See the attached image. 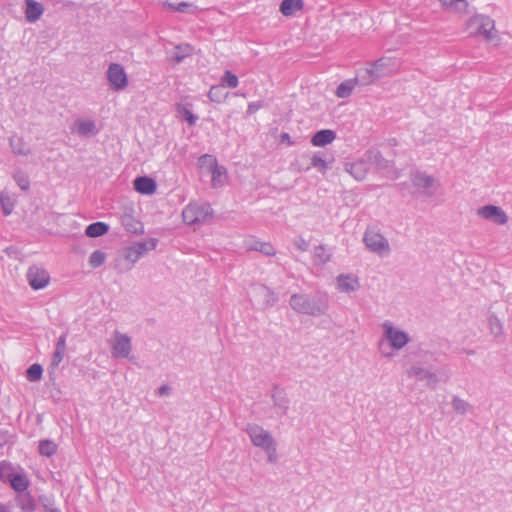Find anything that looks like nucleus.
I'll use <instances>...</instances> for the list:
<instances>
[{
	"label": "nucleus",
	"mask_w": 512,
	"mask_h": 512,
	"mask_svg": "<svg viewBox=\"0 0 512 512\" xmlns=\"http://www.w3.org/2000/svg\"><path fill=\"white\" fill-rule=\"evenodd\" d=\"M178 112L189 125H194L198 119L196 115H194L188 108L184 106H179Z\"/></svg>",
	"instance_id": "44"
},
{
	"label": "nucleus",
	"mask_w": 512,
	"mask_h": 512,
	"mask_svg": "<svg viewBox=\"0 0 512 512\" xmlns=\"http://www.w3.org/2000/svg\"><path fill=\"white\" fill-rule=\"evenodd\" d=\"M440 188V181L426 173H418V200L422 202L433 198Z\"/></svg>",
	"instance_id": "7"
},
{
	"label": "nucleus",
	"mask_w": 512,
	"mask_h": 512,
	"mask_svg": "<svg viewBox=\"0 0 512 512\" xmlns=\"http://www.w3.org/2000/svg\"><path fill=\"white\" fill-rule=\"evenodd\" d=\"M382 335L377 342V350L381 357L392 359L395 352L403 349L410 341L408 333L396 327L391 321L381 324Z\"/></svg>",
	"instance_id": "1"
},
{
	"label": "nucleus",
	"mask_w": 512,
	"mask_h": 512,
	"mask_svg": "<svg viewBox=\"0 0 512 512\" xmlns=\"http://www.w3.org/2000/svg\"><path fill=\"white\" fill-rule=\"evenodd\" d=\"M0 202L3 209V213L5 215H9L13 210V203L11 202L10 198L2 194L0 197Z\"/></svg>",
	"instance_id": "48"
},
{
	"label": "nucleus",
	"mask_w": 512,
	"mask_h": 512,
	"mask_svg": "<svg viewBox=\"0 0 512 512\" xmlns=\"http://www.w3.org/2000/svg\"><path fill=\"white\" fill-rule=\"evenodd\" d=\"M39 502L43 506L45 512H60L57 508L53 507V501L46 495L39 496Z\"/></svg>",
	"instance_id": "46"
},
{
	"label": "nucleus",
	"mask_w": 512,
	"mask_h": 512,
	"mask_svg": "<svg viewBox=\"0 0 512 512\" xmlns=\"http://www.w3.org/2000/svg\"><path fill=\"white\" fill-rule=\"evenodd\" d=\"M397 69L398 63L395 59L382 57L360 72V84L370 85L380 78L393 74Z\"/></svg>",
	"instance_id": "4"
},
{
	"label": "nucleus",
	"mask_w": 512,
	"mask_h": 512,
	"mask_svg": "<svg viewBox=\"0 0 512 512\" xmlns=\"http://www.w3.org/2000/svg\"><path fill=\"white\" fill-rule=\"evenodd\" d=\"M470 21L479 25L478 33L488 41L496 38L495 22L490 17L477 14L471 17Z\"/></svg>",
	"instance_id": "12"
},
{
	"label": "nucleus",
	"mask_w": 512,
	"mask_h": 512,
	"mask_svg": "<svg viewBox=\"0 0 512 512\" xmlns=\"http://www.w3.org/2000/svg\"><path fill=\"white\" fill-rule=\"evenodd\" d=\"M262 107V104L260 102H252L248 105L247 113L253 114L256 111H258Z\"/></svg>",
	"instance_id": "53"
},
{
	"label": "nucleus",
	"mask_w": 512,
	"mask_h": 512,
	"mask_svg": "<svg viewBox=\"0 0 512 512\" xmlns=\"http://www.w3.org/2000/svg\"><path fill=\"white\" fill-rule=\"evenodd\" d=\"M303 8L302 0H283L280 4V12L284 16H292Z\"/></svg>",
	"instance_id": "28"
},
{
	"label": "nucleus",
	"mask_w": 512,
	"mask_h": 512,
	"mask_svg": "<svg viewBox=\"0 0 512 512\" xmlns=\"http://www.w3.org/2000/svg\"><path fill=\"white\" fill-rule=\"evenodd\" d=\"M263 450L267 453V459L270 463H275L277 461L276 442H273L268 446V448Z\"/></svg>",
	"instance_id": "51"
},
{
	"label": "nucleus",
	"mask_w": 512,
	"mask_h": 512,
	"mask_svg": "<svg viewBox=\"0 0 512 512\" xmlns=\"http://www.w3.org/2000/svg\"><path fill=\"white\" fill-rule=\"evenodd\" d=\"M198 164L200 168L207 169V171L210 172L218 165V162L214 156L210 154H204L199 157Z\"/></svg>",
	"instance_id": "35"
},
{
	"label": "nucleus",
	"mask_w": 512,
	"mask_h": 512,
	"mask_svg": "<svg viewBox=\"0 0 512 512\" xmlns=\"http://www.w3.org/2000/svg\"><path fill=\"white\" fill-rule=\"evenodd\" d=\"M132 350L131 338L119 331L114 332V342L112 345V356L115 358H127Z\"/></svg>",
	"instance_id": "11"
},
{
	"label": "nucleus",
	"mask_w": 512,
	"mask_h": 512,
	"mask_svg": "<svg viewBox=\"0 0 512 512\" xmlns=\"http://www.w3.org/2000/svg\"><path fill=\"white\" fill-rule=\"evenodd\" d=\"M271 398L274 409L278 415H285L289 408V399L283 389L274 387L272 389Z\"/></svg>",
	"instance_id": "18"
},
{
	"label": "nucleus",
	"mask_w": 512,
	"mask_h": 512,
	"mask_svg": "<svg viewBox=\"0 0 512 512\" xmlns=\"http://www.w3.org/2000/svg\"><path fill=\"white\" fill-rule=\"evenodd\" d=\"M331 258V254L326 250L323 245H319L314 250V261L317 264H325Z\"/></svg>",
	"instance_id": "37"
},
{
	"label": "nucleus",
	"mask_w": 512,
	"mask_h": 512,
	"mask_svg": "<svg viewBox=\"0 0 512 512\" xmlns=\"http://www.w3.org/2000/svg\"><path fill=\"white\" fill-rule=\"evenodd\" d=\"M363 241L367 249L379 256H386L390 252L388 240L373 228H368Z\"/></svg>",
	"instance_id": "6"
},
{
	"label": "nucleus",
	"mask_w": 512,
	"mask_h": 512,
	"mask_svg": "<svg viewBox=\"0 0 512 512\" xmlns=\"http://www.w3.org/2000/svg\"><path fill=\"white\" fill-rule=\"evenodd\" d=\"M344 170L349 173L355 180H364L369 171V164L365 155L354 162L346 161L344 163Z\"/></svg>",
	"instance_id": "14"
},
{
	"label": "nucleus",
	"mask_w": 512,
	"mask_h": 512,
	"mask_svg": "<svg viewBox=\"0 0 512 512\" xmlns=\"http://www.w3.org/2000/svg\"><path fill=\"white\" fill-rule=\"evenodd\" d=\"M294 245L301 251H307L309 248V243L302 237L295 239Z\"/></svg>",
	"instance_id": "52"
},
{
	"label": "nucleus",
	"mask_w": 512,
	"mask_h": 512,
	"mask_svg": "<svg viewBox=\"0 0 512 512\" xmlns=\"http://www.w3.org/2000/svg\"><path fill=\"white\" fill-rule=\"evenodd\" d=\"M477 215L499 225H504L508 221L506 213L500 207L494 205H485L480 207L477 210Z\"/></svg>",
	"instance_id": "13"
},
{
	"label": "nucleus",
	"mask_w": 512,
	"mask_h": 512,
	"mask_svg": "<svg viewBox=\"0 0 512 512\" xmlns=\"http://www.w3.org/2000/svg\"><path fill=\"white\" fill-rule=\"evenodd\" d=\"M165 6L177 12L187 13L192 5L188 2H181L177 4L167 2L165 3Z\"/></svg>",
	"instance_id": "47"
},
{
	"label": "nucleus",
	"mask_w": 512,
	"mask_h": 512,
	"mask_svg": "<svg viewBox=\"0 0 512 512\" xmlns=\"http://www.w3.org/2000/svg\"><path fill=\"white\" fill-rule=\"evenodd\" d=\"M9 481L11 487L17 492H24L29 485L28 479L22 474H11Z\"/></svg>",
	"instance_id": "31"
},
{
	"label": "nucleus",
	"mask_w": 512,
	"mask_h": 512,
	"mask_svg": "<svg viewBox=\"0 0 512 512\" xmlns=\"http://www.w3.org/2000/svg\"><path fill=\"white\" fill-rule=\"evenodd\" d=\"M311 165L321 173H325L329 168L327 162L321 157L320 153H315L313 155Z\"/></svg>",
	"instance_id": "40"
},
{
	"label": "nucleus",
	"mask_w": 512,
	"mask_h": 512,
	"mask_svg": "<svg viewBox=\"0 0 512 512\" xmlns=\"http://www.w3.org/2000/svg\"><path fill=\"white\" fill-rule=\"evenodd\" d=\"M121 223L127 232L137 234V233H140L143 231L142 223L140 221L136 220L130 214H124L121 217Z\"/></svg>",
	"instance_id": "27"
},
{
	"label": "nucleus",
	"mask_w": 512,
	"mask_h": 512,
	"mask_svg": "<svg viewBox=\"0 0 512 512\" xmlns=\"http://www.w3.org/2000/svg\"><path fill=\"white\" fill-rule=\"evenodd\" d=\"M257 293L263 298L264 308L273 307L278 302V295L266 285L257 287Z\"/></svg>",
	"instance_id": "25"
},
{
	"label": "nucleus",
	"mask_w": 512,
	"mask_h": 512,
	"mask_svg": "<svg viewBox=\"0 0 512 512\" xmlns=\"http://www.w3.org/2000/svg\"><path fill=\"white\" fill-rule=\"evenodd\" d=\"M72 130L82 137H91L98 133L96 123L91 119L76 120Z\"/></svg>",
	"instance_id": "19"
},
{
	"label": "nucleus",
	"mask_w": 512,
	"mask_h": 512,
	"mask_svg": "<svg viewBox=\"0 0 512 512\" xmlns=\"http://www.w3.org/2000/svg\"><path fill=\"white\" fill-rule=\"evenodd\" d=\"M105 259H106V255L104 252H102L101 250H96L94 251L90 257H89V264L93 267V268H97V267H100L101 265L104 264L105 262Z\"/></svg>",
	"instance_id": "39"
},
{
	"label": "nucleus",
	"mask_w": 512,
	"mask_h": 512,
	"mask_svg": "<svg viewBox=\"0 0 512 512\" xmlns=\"http://www.w3.org/2000/svg\"><path fill=\"white\" fill-rule=\"evenodd\" d=\"M156 188V182L148 176H140L134 180V189L141 194H153Z\"/></svg>",
	"instance_id": "20"
},
{
	"label": "nucleus",
	"mask_w": 512,
	"mask_h": 512,
	"mask_svg": "<svg viewBox=\"0 0 512 512\" xmlns=\"http://www.w3.org/2000/svg\"><path fill=\"white\" fill-rule=\"evenodd\" d=\"M43 368L40 364H32L26 370V377L31 382H37L42 378Z\"/></svg>",
	"instance_id": "38"
},
{
	"label": "nucleus",
	"mask_w": 512,
	"mask_h": 512,
	"mask_svg": "<svg viewBox=\"0 0 512 512\" xmlns=\"http://www.w3.org/2000/svg\"><path fill=\"white\" fill-rule=\"evenodd\" d=\"M0 512H7V511H6V509H5V507H4V506H2V505H0Z\"/></svg>",
	"instance_id": "57"
},
{
	"label": "nucleus",
	"mask_w": 512,
	"mask_h": 512,
	"mask_svg": "<svg viewBox=\"0 0 512 512\" xmlns=\"http://www.w3.org/2000/svg\"><path fill=\"white\" fill-rule=\"evenodd\" d=\"M208 96L212 101L221 102V100L225 97V95L223 94V87L221 85L212 86L208 93Z\"/></svg>",
	"instance_id": "45"
},
{
	"label": "nucleus",
	"mask_w": 512,
	"mask_h": 512,
	"mask_svg": "<svg viewBox=\"0 0 512 512\" xmlns=\"http://www.w3.org/2000/svg\"><path fill=\"white\" fill-rule=\"evenodd\" d=\"M221 82H222V85H221L222 87L224 85H226L230 88H235L238 85V77L235 74H233L231 71L227 70V71H225L224 75L222 76Z\"/></svg>",
	"instance_id": "41"
},
{
	"label": "nucleus",
	"mask_w": 512,
	"mask_h": 512,
	"mask_svg": "<svg viewBox=\"0 0 512 512\" xmlns=\"http://www.w3.org/2000/svg\"><path fill=\"white\" fill-rule=\"evenodd\" d=\"M170 392V387L168 385H162L158 389V394L161 396L168 395Z\"/></svg>",
	"instance_id": "54"
},
{
	"label": "nucleus",
	"mask_w": 512,
	"mask_h": 512,
	"mask_svg": "<svg viewBox=\"0 0 512 512\" xmlns=\"http://www.w3.org/2000/svg\"><path fill=\"white\" fill-rule=\"evenodd\" d=\"M246 433L248 434L252 444L261 449L268 448L270 444L275 442L270 432L257 424L247 425Z\"/></svg>",
	"instance_id": "9"
},
{
	"label": "nucleus",
	"mask_w": 512,
	"mask_h": 512,
	"mask_svg": "<svg viewBox=\"0 0 512 512\" xmlns=\"http://www.w3.org/2000/svg\"><path fill=\"white\" fill-rule=\"evenodd\" d=\"M451 405L453 410L460 415H465L472 410V405L458 396L452 397Z\"/></svg>",
	"instance_id": "32"
},
{
	"label": "nucleus",
	"mask_w": 512,
	"mask_h": 512,
	"mask_svg": "<svg viewBox=\"0 0 512 512\" xmlns=\"http://www.w3.org/2000/svg\"><path fill=\"white\" fill-rule=\"evenodd\" d=\"M336 139V133L330 129L317 131L311 138V143L316 147H323Z\"/></svg>",
	"instance_id": "21"
},
{
	"label": "nucleus",
	"mask_w": 512,
	"mask_h": 512,
	"mask_svg": "<svg viewBox=\"0 0 512 512\" xmlns=\"http://www.w3.org/2000/svg\"><path fill=\"white\" fill-rule=\"evenodd\" d=\"M357 83H360V73L358 74V76L356 78L349 79V80H346V81L342 82L337 87L336 95L339 98H347V97H349Z\"/></svg>",
	"instance_id": "26"
},
{
	"label": "nucleus",
	"mask_w": 512,
	"mask_h": 512,
	"mask_svg": "<svg viewBox=\"0 0 512 512\" xmlns=\"http://www.w3.org/2000/svg\"><path fill=\"white\" fill-rule=\"evenodd\" d=\"M442 5L454 12H464L468 6L465 0H441Z\"/></svg>",
	"instance_id": "34"
},
{
	"label": "nucleus",
	"mask_w": 512,
	"mask_h": 512,
	"mask_svg": "<svg viewBox=\"0 0 512 512\" xmlns=\"http://www.w3.org/2000/svg\"><path fill=\"white\" fill-rule=\"evenodd\" d=\"M438 356L433 352L418 349V382L427 387H435L440 382L448 380V374L444 369H438L435 363Z\"/></svg>",
	"instance_id": "2"
},
{
	"label": "nucleus",
	"mask_w": 512,
	"mask_h": 512,
	"mask_svg": "<svg viewBox=\"0 0 512 512\" xmlns=\"http://www.w3.org/2000/svg\"><path fill=\"white\" fill-rule=\"evenodd\" d=\"M21 506L23 509H25L27 511L34 510V508H35L34 500L28 493L21 497Z\"/></svg>",
	"instance_id": "49"
},
{
	"label": "nucleus",
	"mask_w": 512,
	"mask_h": 512,
	"mask_svg": "<svg viewBox=\"0 0 512 512\" xmlns=\"http://www.w3.org/2000/svg\"><path fill=\"white\" fill-rule=\"evenodd\" d=\"M27 278L30 286L35 290L44 288L50 280L48 272L45 269L37 266H32L29 268L27 272Z\"/></svg>",
	"instance_id": "15"
},
{
	"label": "nucleus",
	"mask_w": 512,
	"mask_h": 512,
	"mask_svg": "<svg viewBox=\"0 0 512 512\" xmlns=\"http://www.w3.org/2000/svg\"><path fill=\"white\" fill-rule=\"evenodd\" d=\"M109 230V226L104 222H95L87 226L85 234L88 237L96 238L103 236Z\"/></svg>",
	"instance_id": "29"
},
{
	"label": "nucleus",
	"mask_w": 512,
	"mask_h": 512,
	"mask_svg": "<svg viewBox=\"0 0 512 512\" xmlns=\"http://www.w3.org/2000/svg\"><path fill=\"white\" fill-rule=\"evenodd\" d=\"M489 325H490V330L491 332L497 336V335H500L502 333V325H501V322L499 321V319H497L496 317H491L489 319Z\"/></svg>",
	"instance_id": "50"
},
{
	"label": "nucleus",
	"mask_w": 512,
	"mask_h": 512,
	"mask_svg": "<svg viewBox=\"0 0 512 512\" xmlns=\"http://www.w3.org/2000/svg\"><path fill=\"white\" fill-rule=\"evenodd\" d=\"M107 78L112 89L118 91L124 89L127 84V75L122 65L111 63L107 70Z\"/></svg>",
	"instance_id": "10"
},
{
	"label": "nucleus",
	"mask_w": 512,
	"mask_h": 512,
	"mask_svg": "<svg viewBox=\"0 0 512 512\" xmlns=\"http://www.w3.org/2000/svg\"><path fill=\"white\" fill-rule=\"evenodd\" d=\"M57 445L50 440H42L39 443V453L43 456L50 457L56 453Z\"/></svg>",
	"instance_id": "36"
},
{
	"label": "nucleus",
	"mask_w": 512,
	"mask_h": 512,
	"mask_svg": "<svg viewBox=\"0 0 512 512\" xmlns=\"http://www.w3.org/2000/svg\"><path fill=\"white\" fill-rule=\"evenodd\" d=\"M157 244L156 238L135 242L125 250V258L134 264L149 251L154 250Z\"/></svg>",
	"instance_id": "8"
},
{
	"label": "nucleus",
	"mask_w": 512,
	"mask_h": 512,
	"mask_svg": "<svg viewBox=\"0 0 512 512\" xmlns=\"http://www.w3.org/2000/svg\"><path fill=\"white\" fill-rule=\"evenodd\" d=\"M338 287L342 292H353L359 288L358 278L351 274H341L337 277Z\"/></svg>",
	"instance_id": "22"
},
{
	"label": "nucleus",
	"mask_w": 512,
	"mask_h": 512,
	"mask_svg": "<svg viewBox=\"0 0 512 512\" xmlns=\"http://www.w3.org/2000/svg\"><path fill=\"white\" fill-rule=\"evenodd\" d=\"M14 180L16 181V183L18 184V186L22 189V190H28L29 189V186H30V181H29V178L28 176L22 172V171H17L15 174H14Z\"/></svg>",
	"instance_id": "42"
},
{
	"label": "nucleus",
	"mask_w": 512,
	"mask_h": 512,
	"mask_svg": "<svg viewBox=\"0 0 512 512\" xmlns=\"http://www.w3.org/2000/svg\"><path fill=\"white\" fill-rule=\"evenodd\" d=\"M369 164L375 166L378 170H390L393 167V162L385 159L382 153L376 149H370L364 154Z\"/></svg>",
	"instance_id": "17"
},
{
	"label": "nucleus",
	"mask_w": 512,
	"mask_h": 512,
	"mask_svg": "<svg viewBox=\"0 0 512 512\" xmlns=\"http://www.w3.org/2000/svg\"><path fill=\"white\" fill-rule=\"evenodd\" d=\"M290 307L297 313L309 316H321L326 314L329 307V299L326 294H293L289 301Z\"/></svg>",
	"instance_id": "3"
},
{
	"label": "nucleus",
	"mask_w": 512,
	"mask_h": 512,
	"mask_svg": "<svg viewBox=\"0 0 512 512\" xmlns=\"http://www.w3.org/2000/svg\"><path fill=\"white\" fill-rule=\"evenodd\" d=\"M213 216V209L207 203H191L185 207L182 212L183 220L188 225H198L205 223Z\"/></svg>",
	"instance_id": "5"
},
{
	"label": "nucleus",
	"mask_w": 512,
	"mask_h": 512,
	"mask_svg": "<svg viewBox=\"0 0 512 512\" xmlns=\"http://www.w3.org/2000/svg\"><path fill=\"white\" fill-rule=\"evenodd\" d=\"M209 173L212 175L211 184L213 188H221L227 183L228 173L224 166L217 165Z\"/></svg>",
	"instance_id": "24"
},
{
	"label": "nucleus",
	"mask_w": 512,
	"mask_h": 512,
	"mask_svg": "<svg viewBox=\"0 0 512 512\" xmlns=\"http://www.w3.org/2000/svg\"><path fill=\"white\" fill-rule=\"evenodd\" d=\"M414 374H416V367L412 365L410 368L407 369V375L409 377H412Z\"/></svg>",
	"instance_id": "56"
},
{
	"label": "nucleus",
	"mask_w": 512,
	"mask_h": 512,
	"mask_svg": "<svg viewBox=\"0 0 512 512\" xmlns=\"http://www.w3.org/2000/svg\"><path fill=\"white\" fill-rule=\"evenodd\" d=\"M281 142H286L288 145H292L293 142L290 139V135L288 133H282L280 136Z\"/></svg>",
	"instance_id": "55"
},
{
	"label": "nucleus",
	"mask_w": 512,
	"mask_h": 512,
	"mask_svg": "<svg viewBox=\"0 0 512 512\" xmlns=\"http://www.w3.org/2000/svg\"><path fill=\"white\" fill-rule=\"evenodd\" d=\"M191 53V47L186 45L185 47L177 46L176 52L173 55V60L176 63H181L183 59Z\"/></svg>",
	"instance_id": "43"
},
{
	"label": "nucleus",
	"mask_w": 512,
	"mask_h": 512,
	"mask_svg": "<svg viewBox=\"0 0 512 512\" xmlns=\"http://www.w3.org/2000/svg\"><path fill=\"white\" fill-rule=\"evenodd\" d=\"M66 352V334H62L56 343L55 351L52 355L51 363L48 367V373L54 378L55 372L59 364L62 362Z\"/></svg>",
	"instance_id": "16"
},
{
	"label": "nucleus",
	"mask_w": 512,
	"mask_h": 512,
	"mask_svg": "<svg viewBox=\"0 0 512 512\" xmlns=\"http://www.w3.org/2000/svg\"><path fill=\"white\" fill-rule=\"evenodd\" d=\"M25 17L28 22H35L42 16L44 6L35 0H26Z\"/></svg>",
	"instance_id": "23"
},
{
	"label": "nucleus",
	"mask_w": 512,
	"mask_h": 512,
	"mask_svg": "<svg viewBox=\"0 0 512 512\" xmlns=\"http://www.w3.org/2000/svg\"><path fill=\"white\" fill-rule=\"evenodd\" d=\"M10 146L12 148L13 153L17 155L27 156L28 154H30L29 147H27L26 143L20 137L12 136L10 138Z\"/></svg>",
	"instance_id": "30"
},
{
	"label": "nucleus",
	"mask_w": 512,
	"mask_h": 512,
	"mask_svg": "<svg viewBox=\"0 0 512 512\" xmlns=\"http://www.w3.org/2000/svg\"><path fill=\"white\" fill-rule=\"evenodd\" d=\"M249 250L258 251L266 256H274L276 251L272 244L261 241H254L248 248Z\"/></svg>",
	"instance_id": "33"
}]
</instances>
